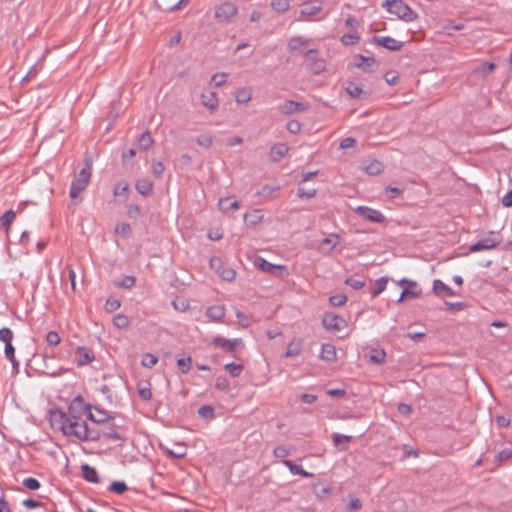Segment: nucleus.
I'll list each match as a JSON object with an SVG mask.
<instances>
[{"instance_id": "obj_1", "label": "nucleus", "mask_w": 512, "mask_h": 512, "mask_svg": "<svg viewBox=\"0 0 512 512\" xmlns=\"http://www.w3.org/2000/svg\"><path fill=\"white\" fill-rule=\"evenodd\" d=\"M50 423L53 428L59 429L65 436H74L80 441H99L102 436L101 429H93L86 421L67 424L62 410L59 408L49 410Z\"/></svg>"}, {"instance_id": "obj_2", "label": "nucleus", "mask_w": 512, "mask_h": 512, "mask_svg": "<svg viewBox=\"0 0 512 512\" xmlns=\"http://www.w3.org/2000/svg\"><path fill=\"white\" fill-rule=\"evenodd\" d=\"M85 166L75 174L74 179L72 180L69 196L72 199H75L78 197V195L84 191L91 179L92 175V161L90 158H86L84 160Z\"/></svg>"}, {"instance_id": "obj_3", "label": "nucleus", "mask_w": 512, "mask_h": 512, "mask_svg": "<svg viewBox=\"0 0 512 512\" xmlns=\"http://www.w3.org/2000/svg\"><path fill=\"white\" fill-rule=\"evenodd\" d=\"M382 7L405 22H413L418 18V14L402 0H385Z\"/></svg>"}, {"instance_id": "obj_4", "label": "nucleus", "mask_w": 512, "mask_h": 512, "mask_svg": "<svg viewBox=\"0 0 512 512\" xmlns=\"http://www.w3.org/2000/svg\"><path fill=\"white\" fill-rule=\"evenodd\" d=\"M83 406H84L83 398L79 395L76 398H74V400L71 402V404L68 408V412H64L62 410V413L64 414L65 418L68 420L67 424L68 423L74 424V422L84 421L81 418V412L83 411Z\"/></svg>"}, {"instance_id": "obj_5", "label": "nucleus", "mask_w": 512, "mask_h": 512, "mask_svg": "<svg viewBox=\"0 0 512 512\" xmlns=\"http://www.w3.org/2000/svg\"><path fill=\"white\" fill-rule=\"evenodd\" d=\"M256 265L261 271L267 272L276 277L283 278L284 276L289 275V272H288V269L286 266L272 264L269 261L265 260L264 258H258Z\"/></svg>"}, {"instance_id": "obj_6", "label": "nucleus", "mask_w": 512, "mask_h": 512, "mask_svg": "<svg viewBox=\"0 0 512 512\" xmlns=\"http://www.w3.org/2000/svg\"><path fill=\"white\" fill-rule=\"evenodd\" d=\"M210 344L219 347L223 349L225 352L230 353L232 355L235 354L237 351V348L239 346L243 347L242 339L241 338H235V339H226L220 336L214 337Z\"/></svg>"}, {"instance_id": "obj_7", "label": "nucleus", "mask_w": 512, "mask_h": 512, "mask_svg": "<svg viewBox=\"0 0 512 512\" xmlns=\"http://www.w3.org/2000/svg\"><path fill=\"white\" fill-rule=\"evenodd\" d=\"M322 324L327 330L340 331L347 326V322L341 316L327 312L323 315Z\"/></svg>"}, {"instance_id": "obj_8", "label": "nucleus", "mask_w": 512, "mask_h": 512, "mask_svg": "<svg viewBox=\"0 0 512 512\" xmlns=\"http://www.w3.org/2000/svg\"><path fill=\"white\" fill-rule=\"evenodd\" d=\"M355 212H356V214L361 216L363 219H366L373 223H383L386 220V218L382 212H380L379 210L370 208L368 206H358L355 209Z\"/></svg>"}, {"instance_id": "obj_9", "label": "nucleus", "mask_w": 512, "mask_h": 512, "mask_svg": "<svg viewBox=\"0 0 512 512\" xmlns=\"http://www.w3.org/2000/svg\"><path fill=\"white\" fill-rule=\"evenodd\" d=\"M91 408L92 406L90 404H85L84 403V406H83V411H87V418L94 422V423H97V424H106L107 422L111 421V420H114L115 416L112 415L111 413H109L108 411H105V410H101L99 408H95L96 411L101 414V417H97L95 416L92 412H91Z\"/></svg>"}, {"instance_id": "obj_10", "label": "nucleus", "mask_w": 512, "mask_h": 512, "mask_svg": "<svg viewBox=\"0 0 512 512\" xmlns=\"http://www.w3.org/2000/svg\"><path fill=\"white\" fill-rule=\"evenodd\" d=\"M308 108L309 104L307 102H297L293 100H286L279 106L280 112L286 115L306 111Z\"/></svg>"}, {"instance_id": "obj_11", "label": "nucleus", "mask_w": 512, "mask_h": 512, "mask_svg": "<svg viewBox=\"0 0 512 512\" xmlns=\"http://www.w3.org/2000/svg\"><path fill=\"white\" fill-rule=\"evenodd\" d=\"M237 7L233 3L229 1H225L222 3L215 12V16L218 19L222 20H229L231 17L235 16L237 14Z\"/></svg>"}, {"instance_id": "obj_12", "label": "nucleus", "mask_w": 512, "mask_h": 512, "mask_svg": "<svg viewBox=\"0 0 512 512\" xmlns=\"http://www.w3.org/2000/svg\"><path fill=\"white\" fill-rule=\"evenodd\" d=\"M76 363L78 366H84L91 363L95 359L93 351L86 346L76 348Z\"/></svg>"}, {"instance_id": "obj_13", "label": "nucleus", "mask_w": 512, "mask_h": 512, "mask_svg": "<svg viewBox=\"0 0 512 512\" xmlns=\"http://www.w3.org/2000/svg\"><path fill=\"white\" fill-rule=\"evenodd\" d=\"M191 0H173V1H167V0H157L155 2L158 9L165 11V12H172L176 10H180L182 7L187 5Z\"/></svg>"}, {"instance_id": "obj_14", "label": "nucleus", "mask_w": 512, "mask_h": 512, "mask_svg": "<svg viewBox=\"0 0 512 512\" xmlns=\"http://www.w3.org/2000/svg\"><path fill=\"white\" fill-rule=\"evenodd\" d=\"M373 42H375L379 46L386 48L389 51H399V50H401V48L403 46L402 42H399L390 36H384V37L374 36Z\"/></svg>"}, {"instance_id": "obj_15", "label": "nucleus", "mask_w": 512, "mask_h": 512, "mask_svg": "<svg viewBox=\"0 0 512 512\" xmlns=\"http://www.w3.org/2000/svg\"><path fill=\"white\" fill-rule=\"evenodd\" d=\"M500 243L499 240L493 238H484L469 247L470 252H479L482 250H490L495 248Z\"/></svg>"}, {"instance_id": "obj_16", "label": "nucleus", "mask_w": 512, "mask_h": 512, "mask_svg": "<svg viewBox=\"0 0 512 512\" xmlns=\"http://www.w3.org/2000/svg\"><path fill=\"white\" fill-rule=\"evenodd\" d=\"M289 151V147L286 143H276L274 144L269 152L270 160L273 163L279 162Z\"/></svg>"}, {"instance_id": "obj_17", "label": "nucleus", "mask_w": 512, "mask_h": 512, "mask_svg": "<svg viewBox=\"0 0 512 512\" xmlns=\"http://www.w3.org/2000/svg\"><path fill=\"white\" fill-rule=\"evenodd\" d=\"M345 90L351 98L365 99L368 97V93L363 90L362 85L353 81L347 82Z\"/></svg>"}, {"instance_id": "obj_18", "label": "nucleus", "mask_w": 512, "mask_h": 512, "mask_svg": "<svg viewBox=\"0 0 512 512\" xmlns=\"http://www.w3.org/2000/svg\"><path fill=\"white\" fill-rule=\"evenodd\" d=\"M201 102L202 105L208 108L211 112L215 111L219 105L217 94L213 91L202 93Z\"/></svg>"}, {"instance_id": "obj_19", "label": "nucleus", "mask_w": 512, "mask_h": 512, "mask_svg": "<svg viewBox=\"0 0 512 512\" xmlns=\"http://www.w3.org/2000/svg\"><path fill=\"white\" fill-rule=\"evenodd\" d=\"M432 291L436 296L443 297V296H455L456 293L447 286L444 282H442L440 279H435L433 281V287Z\"/></svg>"}, {"instance_id": "obj_20", "label": "nucleus", "mask_w": 512, "mask_h": 512, "mask_svg": "<svg viewBox=\"0 0 512 512\" xmlns=\"http://www.w3.org/2000/svg\"><path fill=\"white\" fill-rule=\"evenodd\" d=\"M118 428L119 426L116 424L109 423L101 429L102 436L107 439L125 441L126 438L117 431Z\"/></svg>"}, {"instance_id": "obj_21", "label": "nucleus", "mask_w": 512, "mask_h": 512, "mask_svg": "<svg viewBox=\"0 0 512 512\" xmlns=\"http://www.w3.org/2000/svg\"><path fill=\"white\" fill-rule=\"evenodd\" d=\"M322 10V5L319 1H309L304 4V7L300 10V16L312 17Z\"/></svg>"}, {"instance_id": "obj_22", "label": "nucleus", "mask_w": 512, "mask_h": 512, "mask_svg": "<svg viewBox=\"0 0 512 512\" xmlns=\"http://www.w3.org/2000/svg\"><path fill=\"white\" fill-rule=\"evenodd\" d=\"M81 471H82L83 478L87 482L100 483V477L98 475L97 470L94 467H92L88 464H83L81 466Z\"/></svg>"}, {"instance_id": "obj_23", "label": "nucleus", "mask_w": 512, "mask_h": 512, "mask_svg": "<svg viewBox=\"0 0 512 512\" xmlns=\"http://www.w3.org/2000/svg\"><path fill=\"white\" fill-rule=\"evenodd\" d=\"M320 358L327 362H333L337 359L336 348L330 343L322 344Z\"/></svg>"}, {"instance_id": "obj_24", "label": "nucleus", "mask_w": 512, "mask_h": 512, "mask_svg": "<svg viewBox=\"0 0 512 512\" xmlns=\"http://www.w3.org/2000/svg\"><path fill=\"white\" fill-rule=\"evenodd\" d=\"M302 351V339L293 338L287 346V350L284 353L285 357L298 356Z\"/></svg>"}, {"instance_id": "obj_25", "label": "nucleus", "mask_w": 512, "mask_h": 512, "mask_svg": "<svg viewBox=\"0 0 512 512\" xmlns=\"http://www.w3.org/2000/svg\"><path fill=\"white\" fill-rule=\"evenodd\" d=\"M282 463L289 469V471L294 475H300L303 478H310L313 476L312 473L305 471L302 466L295 464L291 460H283Z\"/></svg>"}, {"instance_id": "obj_26", "label": "nucleus", "mask_w": 512, "mask_h": 512, "mask_svg": "<svg viewBox=\"0 0 512 512\" xmlns=\"http://www.w3.org/2000/svg\"><path fill=\"white\" fill-rule=\"evenodd\" d=\"M135 188L139 194L149 196L153 191V183L146 178H142L137 180Z\"/></svg>"}, {"instance_id": "obj_27", "label": "nucleus", "mask_w": 512, "mask_h": 512, "mask_svg": "<svg viewBox=\"0 0 512 512\" xmlns=\"http://www.w3.org/2000/svg\"><path fill=\"white\" fill-rule=\"evenodd\" d=\"M331 438H332L333 444L337 448H339L340 450H343V451L348 448L347 443H349L352 440L351 436L342 435V434H339L336 432L331 435Z\"/></svg>"}, {"instance_id": "obj_28", "label": "nucleus", "mask_w": 512, "mask_h": 512, "mask_svg": "<svg viewBox=\"0 0 512 512\" xmlns=\"http://www.w3.org/2000/svg\"><path fill=\"white\" fill-rule=\"evenodd\" d=\"M206 316L214 321H220L225 316V308L221 305H214L207 309Z\"/></svg>"}, {"instance_id": "obj_29", "label": "nucleus", "mask_w": 512, "mask_h": 512, "mask_svg": "<svg viewBox=\"0 0 512 512\" xmlns=\"http://www.w3.org/2000/svg\"><path fill=\"white\" fill-rule=\"evenodd\" d=\"M388 281L389 279L386 276L380 277L375 281L374 287L371 292L372 298L377 297L386 289Z\"/></svg>"}, {"instance_id": "obj_30", "label": "nucleus", "mask_w": 512, "mask_h": 512, "mask_svg": "<svg viewBox=\"0 0 512 512\" xmlns=\"http://www.w3.org/2000/svg\"><path fill=\"white\" fill-rule=\"evenodd\" d=\"M357 57L361 62L355 63V66L362 69L365 72H370L375 64V59L373 57H365L363 55H358Z\"/></svg>"}, {"instance_id": "obj_31", "label": "nucleus", "mask_w": 512, "mask_h": 512, "mask_svg": "<svg viewBox=\"0 0 512 512\" xmlns=\"http://www.w3.org/2000/svg\"><path fill=\"white\" fill-rule=\"evenodd\" d=\"M512 459V445L503 448L501 451H499L495 455V461L498 462V464H502L504 462H507Z\"/></svg>"}, {"instance_id": "obj_32", "label": "nucleus", "mask_w": 512, "mask_h": 512, "mask_svg": "<svg viewBox=\"0 0 512 512\" xmlns=\"http://www.w3.org/2000/svg\"><path fill=\"white\" fill-rule=\"evenodd\" d=\"M154 144V140L149 131L142 133L138 139V145L142 150H148Z\"/></svg>"}, {"instance_id": "obj_33", "label": "nucleus", "mask_w": 512, "mask_h": 512, "mask_svg": "<svg viewBox=\"0 0 512 512\" xmlns=\"http://www.w3.org/2000/svg\"><path fill=\"white\" fill-rule=\"evenodd\" d=\"M399 286H402L403 289H408L409 291H414L419 293V297L422 294V290L418 287V284L414 280H410L407 278H402L397 282Z\"/></svg>"}, {"instance_id": "obj_34", "label": "nucleus", "mask_w": 512, "mask_h": 512, "mask_svg": "<svg viewBox=\"0 0 512 512\" xmlns=\"http://www.w3.org/2000/svg\"><path fill=\"white\" fill-rule=\"evenodd\" d=\"M262 220V215L259 210H254L251 213L244 214V221L248 226H254L260 223Z\"/></svg>"}, {"instance_id": "obj_35", "label": "nucleus", "mask_w": 512, "mask_h": 512, "mask_svg": "<svg viewBox=\"0 0 512 512\" xmlns=\"http://www.w3.org/2000/svg\"><path fill=\"white\" fill-rule=\"evenodd\" d=\"M218 206L223 211H227L229 209L235 210L239 208V202L236 200L231 201L230 197H226L219 199Z\"/></svg>"}, {"instance_id": "obj_36", "label": "nucleus", "mask_w": 512, "mask_h": 512, "mask_svg": "<svg viewBox=\"0 0 512 512\" xmlns=\"http://www.w3.org/2000/svg\"><path fill=\"white\" fill-rule=\"evenodd\" d=\"M16 217V212L12 209L6 211L1 217H0V224L1 226L5 227L7 230L13 223L14 219Z\"/></svg>"}, {"instance_id": "obj_37", "label": "nucleus", "mask_w": 512, "mask_h": 512, "mask_svg": "<svg viewBox=\"0 0 512 512\" xmlns=\"http://www.w3.org/2000/svg\"><path fill=\"white\" fill-rule=\"evenodd\" d=\"M316 193L317 190L315 188H305L302 186V183H299V186L297 188V196L299 198L311 199L316 195Z\"/></svg>"}, {"instance_id": "obj_38", "label": "nucleus", "mask_w": 512, "mask_h": 512, "mask_svg": "<svg viewBox=\"0 0 512 512\" xmlns=\"http://www.w3.org/2000/svg\"><path fill=\"white\" fill-rule=\"evenodd\" d=\"M108 490L115 494L121 495L128 490V486L124 481H113Z\"/></svg>"}, {"instance_id": "obj_39", "label": "nucleus", "mask_w": 512, "mask_h": 512, "mask_svg": "<svg viewBox=\"0 0 512 512\" xmlns=\"http://www.w3.org/2000/svg\"><path fill=\"white\" fill-rule=\"evenodd\" d=\"M271 7L278 13H284L290 7V0H271Z\"/></svg>"}, {"instance_id": "obj_40", "label": "nucleus", "mask_w": 512, "mask_h": 512, "mask_svg": "<svg viewBox=\"0 0 512 512\" xmlns=\"http://www.w3.org/2000/svg\"><path fill=\"white\" fill-rule=\"evenodd\" d=\"M113 324L119 329H126L130 325V320L128 316L124 314H117L113 318Z\"/></svg>"}, {"instance_id": "obj_41", "label": "nucleus", "mask_w": 512, "mask_h": 512, "mask_svg": "<svg viewBox=\"0 0 512 512\" xmlns=\"http://www.w3.org/2000/svg\"><path fill=\"white\" fill-rule=\"evenodd\" d=\"M192 366L191 356H187L185 358H180L177 360V367L181 373L187 374Z\"/></svg>"}, {"instance_id": "obj_42", "label": "nucleus", "mask_w": 512, "mask_h": 512, "mask_svg": "<svg viewBox=\"0 0 512 512\" xmlns=\"http://www.w3.org/2000/svg\"><path fill=\"white\" fill-rule=\"evenodd\" d=\"M158 363V357L152 353H146L141 359V365L146 368H152Z\"/></svg>"}, {"instance_id": "obj_43", "label": "nucleus", "mask_w": 512, "mask_h": 512, "mask_svg": "<svg viewBox=\"0 0 512 512\" xmlns=\"http://www.w3.org/2000/svg\"><path fill=\"white\" fill-rule=\"evenodd\" d=\"M224 368L232 377H238L244 369L242 364H236L234 362L226 364Z\"/></svg>"}, {"instance_id": "obj_44", "label": "nucleus", "mask_w": 512, "mask_h": 512, "mask_svg": "<svg viewBox=\"0 0 512 512\" xmlns=\"http://www.w3.org/2000/svg\"><path fill=\"white\" fill-rule=\"evenodd\" d=\"M383 165L380 161L374 160L368 166H366L365 171L369 175H378L382 172Z\"/></svg>"}, {"instance_id": "obj_45", "label": "nucleus", "mask_w": 512, "mask_h": 512, "mask_svg": "<svg viewBox=\"0 0 512 512\" xmlns=\"http://www.w3.org/2000/svg\"><path fill=\"white\" fill-rule=\"evenodd\" d=\"M115 233L122 235L124 238H129L132 234V229H131L130 224H128V223L118 224L115 227Z\"/></svg>"}, {"instance_id": "obj_46", "label": "nucleus", "mask_w": 512, "mask_h": 512, "mask_svg": "<svg viewBox=\"0 0 512 512\" xmlns=\"http://www.w3.org/2000/svg\"><path fill=\"white\" fill-rule=\"evenodd\" d=\"M386 353L384 350H375L370 355L369 360L375 364H383L385 362Z\"/></svg>"}, {"instance_id": "obj_47", "label": "nucleus", "mask_w": 512, "mask_h": 512, "mask_svg": "<svg viewBox=\"0 0 512 512\" xmlns=\"http://www.w3.org/2000/svg\"><path fill=\"white\" fill-rule=\"evenodd\" d=\"M5 357L15 366L18 364L16 358H15V348L12 345V343L5 344L4 349Z\"/></svg>"}, {"instance_id": "obj_48", "label": "nucleus", "mask_w": 512, "mask_h": 512, "mask_svg": "<svg viewBox=\"0 0 512 512\" xmlns=\"http://www.w3.org/2000/svg\"><path fill=\"white\" fill-rule=\"evenodd\" d=\"M136 279L134 276H124L123 279L119 282H116L115 285L117 287H122L126 289H130L135 285Z\"/></svg>"}, {"instance_id": "obj_49", "label": "nucleus", "mask_w": 512, "mask_h": 512, "mask_svg": "<svg viewBox=\"0 0 512 512\" xmlns=\"http://www.w3.org/2000/svg\"><path fill=\"white\" fill-rule=\"evenodd\" d=\"M360 37L357 33H347L341 37V42L344 45H354L359 41Z\"/></svg>"}, {"instance_id": "obj_50", "label": "nucleus", "mask_w": 512, "mask_h": 512, "mask_svg": "<svg viewBox=\"0 0 512 512\" xmlns=\"http://www.w3.org/2000/svg\"><path fill=\"white\" fill-rule=\"evenodd\" d=\"M121 302L120 300L110 297L106 300L105 303V310L109 313L116 311L118 308H120Z\"/></svg>"}, {"instance_id": "obj_51", "label": "nucleus", "mask_w": 512, "mask_h": 512, "mask_svg": "<svg viewBox=\"0 0 512 512\" xmlns=\"http://www.w3.org/2000/svg\"><path fill=\"white\" fill-rule=\"evenodd\" d=\"M346 302H347V296L344 294L332 295L329 298V303L332 306H336V307L343 306Z\"/></svg>"}, {"instance_id": "obj_52", "label": "nucleus", "mask_w": 512, "mask_h": 512, "mask_svg": "<svg viewBox=\"0 0 512 512\" xmlns=\"http://www.w3.org/2000/svg\"><path fill=\"white\" fill-rule=\"evenodd\" d=\"M345 284L353 288L354 290H359L365 286V282L360 279H356L353 276L348 277L345 280Z\"/></svg>"}, {"instance_id": "obj_53", "label": "nucleus", "mask_w": 512, "mask_h": 512, "mask_svg": "<svg viewBox=\"0 0 512 512\" xmlns=\"http://www.w3.org/2000/svg\"><path fill=\"white\" fill-rule=\"evenodd\" d=\"M13 332L10 328L3 327L0 329V341L7 343H12Z\"/></svg>"}, {"instance_id": "obj_54", "label": "nucleus", "mask_w": 512, "mask_h": 512, "mask_svg": "<svg viewBox=\"0 0 512 512\" xmlns=\"http://www.w3.org/2000/svg\"><path fill=\"white\" fill-rule=\"evenodd\" d=\"M138 394L140 398L144 401H149L152 399V391L150 388V385L147 386H139L138 387Z\"/></svg>"}, {"instance_id": "obj_55", "label": "nucleus", "mask_w": 512, "mask_h": 512, "mask_svg": "<svg viewBox=\"0 0 512 512\" xmlns=\"http://www.w3.org/2000/svg\"><path fill=\"white\" fill-rule=\"evenodd\" d=\"M307 44V40H304L302 39L301 37L299 36H295V37H292L290 40H289V43H288V47L289 49L292 51V50H296L298 49L300 46L302 45H306Z\"/></svg>"}, {"instance_id": "obj_56", "label": "nucleus", "mask_w": 512, "mask_h": 512, "mask_svg": "<svg viewBox=\"0 0 512 512\" xmlns=\"http://www.w3.org/2000/svg\"><path fill=\"white\" fill-rule=\"evenodd\" d=\"M23 485L29 490H37L41 487L40 482L33 477H28L23 480Z\"/></svg>"}, {"instance_id": "obj_57", "label": "nucleus", "mask_w": 512, "mask_h": 512, "mask_svg": "<svg viewBox=\"0 0 512 512\" xmlns=\"http://www.w3.org/2000/svg\"><path fill=\"white\" fill-rule=\"evenodd\" d=\"M227 77L228 75L224 72L215 73L212 76L211 81L214 83L216 87H221L223 84H225Z\"/></svg>"}, {"instance_id": "obj_58", "label": "nucleus", "mask_w": 512, "mask_h": 512, "mask_svg": "<svg viewBox=\"0 0 512 512\" xmlns=\"http://www.w3.org/2000/svg\"><path fill=\"white\" fill-rule=\"evenodd\" d=\"M199 416L203 418L214 417V408L210 405H203L198 409Z\"/></svg>"}, {"instance_id": "obj_59", "label": "nucleus", "mask_w": 512, "mask_h": 512, "mask_svg": "<svg viewBox=\"0 0 512 512\" xmlns=\"http://www.w3.org/2000/svg\"><path fill=\"white\" fill-rule=\"evenodd\" d=\"M196 142L198 145H200L202 147L209 148L212 146L213 140L210 135L203 134V135H199L196 138Z\"/></svg>"}, {"instance_id": "obj_60", "label": "nucleus", "mask_w": 512, "mask_h": 512, "mask_svg": "<svg viewBox=\"0 0 512 512\" xmlns=\"http://www.w3.org/2000/svg\"><path fill=\"white\" fill-rule=\"evenodd\" d=\"M46 341L51 346H56L60 343L61 338L56 331H50L46 335Z\"/></svg>"}, {"instance_id": "obj_61", "label": "nucleus", "mask_w": 512, "mask_h": 512, "mask_svg": "<svg viewBox=\"0 0 512 512\" xmlns=\"http://www.w3.org/2000/svg\"><path fill=\"white\" fill-rule=\"evenodd\" d=\"M219 275L226 281H232L235 279L236 272L231 268H222L219 272Z\"/></svg>"}, {"instance_id": "obj_62", "label": "nucleus", "mask_w": 512, "mask_h": 512, "mask_svg": "<svg viewBox=\"0 0 512 512\" xmlns=\"http://www.w3.org/2000/svg\"><path fill=\"white\" fill-rule=\"evenodd\" d=\"M230 384L226 377L218 376L215 383V388L220 391H226L229 388Z\"/></svg>"}, {"instance_id": "obj_63", "label": "nucleus", "mask_w": 512, "mask_h": 512, "mask_svg": "<svg viewBox=\"0 0 512 512\" xmlns=\"http://www.w3.org/2000/svg\"><path fill=\"white\" fill-rule=\"evenodd\" d=\"M127 214L130 218L136 219L141 215V208L137 204H130L127 206Z\"/></svg>"}, {"instance_id": "obj_64", "label": "nucleus", "mask_w": 512, "mask_h": 512, "mask_svg": "<svg viewBox=\"0 0 512 512\" xmlns=\"http://www.w3.org/2000/svg\"><path fill=\"white\" fill-rule=\"evenodd\" d=\"M151 168L153 175L157 178L161 177L165 170L164 164L160 161L153 162Z\"/></svg>"}]
</instances>
